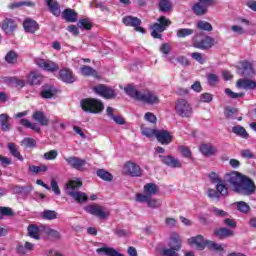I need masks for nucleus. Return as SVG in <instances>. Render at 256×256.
<instances>
[{"label":"nucleus","instance_id":"43","mask_svg":"<svg viewBox=\"0 0 256 256\" xmlns=\"http://www.w3.org/2000/svg\"><path fill=\"white\" fill-rule=\"evenodd\" d=\"M28 235L32 239H39V227L35 225L28 226Z\"/></svg>","mask_w":256,"mask_h":256},{"label":"nucleus","instance_id":"33","mask_svg":"<svg viewBox=\"0 0 256 256\" xmlns=\"http://www.w3.org/2000/svg\"><path fill=\"white\" fill-rule=\"evenodd\" d=\"M232 133L238 135V137H241L242 139H249V133H247V130H245L243 126H234L232 128Z\"/></svg>","mask_w":256,"mask_h":256},{"label":"nucleus","instance_id":"44","mask_svg":"<svg viewBox=\"0 0 256 256\" xmlns=\"http://www.w3.org/2000/svg\"><path fill=\"white\" fill-rule=\"evenodd\" d=\"M59 155V152L57 150H50L43 155V159L46 161H55Z\"/></svg>","mask_w":256,"mask_h":256},{"label":"nucleus","instance_id":"48","mask_svg":"<svg viewBox=\"0 0 256 256\" xmlns=\"http://www.w3.org/2000/svg\"><path fill=\"white\" fill-rule=\"evenodd\" d=\"M193 33H195L194 29L182 28L177 31V37L179 38L189 37V35H193Z\"/></svg>","mask_w":256,"mask_h":256},{"label":"nucleus","instance_id":"25","mask_svg":"<svg viewBox=\"0 0 256 256\" xmlns=\"http://www.w3.org/2000/svg\"><path fill=\"white\" fill-rule=\"evenodd\" d=\"M115 108L113 107H107L106 114L112 121L116 122L117 125H125V118L120 115H115Z\"/></svg>","mask_w":256,"mask_h":256},{"label":"nucleus","instance_id":"40","mask_svg":"<svg viewBox=\"0 0 256 256\" xmlns=\"http://www.w3.org/2000/svg\"><path fill=\"white\" fill-rule=\"evenodd\" d=\"M96 175H98L100 179H103V181H113V175L105 169L97 170Z\"/></svg>","mask_w":256,"mask_h":256},{"label":"nucleus","instance_id":"17","mask_svg":"<svg viewBox=\"0 0 256 256\" xmlns=\"http://www.w3.org/2000/svg\"><path fill=\"white\" fill-rule=\"evenodd\" d=\"M239 75H242V77H254L255 76V69L253 68V64L250 62H242L241 68L238 69Z\"/></svg>","mask_w":256,"mask_h":256},{"label":"nucleus","instance_id":"1","mask_svg":"<svg viewBox=\"0 0 256 256\" xmlns=\"http://www.w3.org/2000/svg\"><path fill=\"white\" fill-rule=\"evenodd\" d=\"M224 181L232 187V191L239 193V195H253L256 191L255 182L249 177L242 175L239 172H229L224 176Z\"/></svg>","mask_w":256,"mask_h":256},{"label":"nucleus","instance_id":"13","mask_svg":"<svg viewBox=\"0 0 256 256\" xmlns=\"http://www.w3.org/2000/svg\"><path fill=\"white\" fill-rule=\"evenodd\" d=\"M236 87L238 89H244V91H255L256 82H255V80H252L249 78H240L236 82Z\"/></svg>","mask_w":256,"mask_h":256},{"label":"nucleus","instance_id":"2","mask_svg":"<svg viewBox=\"0 0 256 256\" xmlns=\"http://www.w3.org/2000/svg\"><path fill=\"white\" fill-rule=\"evenodd\" d=\"M124 91L129 97H132V99H136V101H140L141 103H146L147 105H159L160 103L159 96L153 91H139L135 89V86L133 85H128L124 88Z\"/></svg>","mask_w":256,"mask_h":256},{"label":"nucleus","instance_id":"16","mask_svg":"<svg viewBox=\"0 0 256 256\" xmlns=\"http://www.w3.org/2000/svg\"><path fill=\"white\" fill-rule=\"evenodd\" d=\"M207 241L209 240H205V238H203L202 235H197L195 237H191L190 239H188V244L191 245L192 247H196L198 251H203V249L207 247Z\"/></svg>","mask_w":256,"mask_h":256},{"label":"nucleus","instance_id":"24","mask_svg":"<svg viewBox=\"0 0 256 256\" xmlns=\"http://www.w3.org/2000/svg\"><path fill=\"white\" fill-rule=\"evenodd\" d=\"M156 139L162 145H169V143H171V134L165 130H158L156 133Z\"/></svg>","mask_w":256,"mask_h":256},{"label":"nucleus","instance_id":"26","mask_svg":"<svg viewBox=\"0 0 256 256\" xmlns=\"http://www.w3.org/2000/svg\"><path fill=\"white\" fill-rule=\"evenodd\" d=\"M80 73L84 75V77H95V79H99L101 77L99 76V72L91 66H81Z\"/></svg>","mask_w":256,"mask_h":256},{"label":"nucleus","instance_id":"19","mask_svg":"<svg viewBox=\"0 0 256 256\" xmlns=\"http://www.w3.org/2000/svg\"><path fill=\"white\" fill-rule=\"evenodd\" d=\"M1 27L6 35H13V33L15 32V29H17V24L15 23V20L11 18H6L2 22Z\"/></svg>","mask_w":256,"mask_h":256},{"label":"nucleus","instance_id":"31","mask_svg":"<svg viewBox=\"0 0 256 256\" xmlns=\"http://www.w3.org/2000/svg\"><path fill=\"white\" fill-rule=\"evenodd\" d=\"M7 148L13 157H16V159H18L19 161H23V156L19 152V147H17V144L8 143Z\"/></svg>","mask_w":256,"mask_h":256},{"label":"nucleus","instance_id":"10","mask_svg":"<svg viewBox=\"0 0 256 256\" xmlns=\"http://www.w3.org/2000/svg\"><path fill=\"white\" fill-rule=\"evenodd\" d=\"M215 45V39L211 36H204L202 38H196L194 40L195 49H201L202 51H207V49H211Z\"/></svg>","mask_w":256,"mask_h":256},{"label":"nucleus","instance_id":"57","mask_svg":"<svg viewBox=\"0 0 256 256\" xmlns=\"http://www.w3.org/2000/svg\"><path fill=\"white\" fill-rule=\"evenodd\" d=\"M191 57H192V59H194L195 61L200 63V65H203V63H205V58L203 57V54H201L199 52L191 53Z\"/></svg>","mask_w":256,"mask_h":256},{"label":"nucleus","instance_id":"51","mask_svg":"<svg viewBox=\"0 0 256 256\" xmlns=\"http://www.w3.org/2000/svg\"><path fill=\"white\" fill-rule=\"evenodd\" d=\"M26 6V7H32L33 5V2H29V1H24V2H14V3H11L9 4V9H18L19 7H23V6Z\"/></svg>","mask_w":256,"mask_h":256},{"label":"nucleus","instance_id":"60","mask_svg":"<svg viewBox=\"0 0 256 256\" xmlns=\"http://www.w3.org/2000/svg\"><path fill=\"white\" fill-rule=\"evenodd\" d=\"M48 167L47 165H42V166H30L29 170L32 173H41L47 171Z\"/></svg>","mask_w":256,"mask_h":256},{"label":"nucleus","instance_id":"61","mask_svg":"<svg viewBox=\"0 0 256 256\" xmlns=\"http://www.w3.org/2000/svg\"><path fill=\"white\" fill-rule=\"evenodd\" d=\"M208 177H209L211 183H215L216 185H217L218 183H221V182L223 181V179H221V178L219 177V174H217L216 172H211V173L208 175Z\"/></svg>","mask_w":256,"mask_h":256},{"label":"nucleus","instance_id":"63","mask_svg":"<svg viewBox=\"0 0 256 256\" xmlns=\"http://www.w3.org/2000/svg\"><path fill=\"white\" fill-rule=\"evenodd\" d=\"M144 119H145V121H148L149 123H157V116H155V114H153L151 112H147L144 115Z\"/></svg>","mask_w":256,"mask_h":256},{"label":"nucleus","instance_id":"29","mask_svg":"<svg viewBox=\"0 0 256 256\" xmlns=\"http://www.w3.org/2000/svg\"><path fill=\"white\" fill-rule=\"evenodd\" d=\"M46 3L52 15H55L56 17L61 15V9L59 8V3H57V0H46Z\"/></svg>","mask_w":256,"mask_h":256},{"label":"nucleus","instance_id":"47","mask_svg":"<svg viewBox=\"0 0 256 256\" xmlns=\"http://www.w3.org/2000/svg\"><path fill=\"white\" fill-rule=\"evenodd\" d=\"M206 243V247H209L211 251H216L217 253H221V251H223V246L221 244H217L211 240H208Z\"/></svg>","mask_w":256,"mask_h":256},{"label":"nucleus","instance_id":"18","mask_svg":"<svg viewBox=\"0 0 256 256\" xmlns=\"http://www.w3.org/2000/svg\"><path fill=\"white\" fill-rule=\"evenodd\" d=\"M60 79L64 83H75L77 81V77H75V74H73V71L69 68H63L59 72Z\"/></svg>","mask_w":256,"mask_h":256},{"label":"nucleus","instance_id":"22","mask_svg":"<svg viewBox=\"0 0 256 256\" xmlns=\"http://www.w3.org/2000/svg\"><path fill=\"white\" fill-rule=\"evenodd\" d=\"M32 119L42 125L43 127H47L49 125V118L45 115L43 111H36L32 114Z\"/></svg>","mask_w":256,"mask_h":256},{"label":"nucleus","instance_id":"42","mask_svg":"<svg viewBox=\"0 0 256 256\" xmlns=\"http://www.w3.org/2000/svg\"><path fill=\"white\" fill-rule=\"evenodd\" d=\"M20 125H23V127H27L28 129H32L33 131H36V133H39L41 131V128L37 126L36 124H32L31 121L27 119H21Z\"/></svg>","mask_w":256,"mask_h":256},{"label":"nucleus","instance_id":"45","mask_svg":"<svg viewBox=\"0 0 256 256\" xmlns=\"http://www.w3.org/2000/svg\"><path fill=\"white\" fill-rule=\"evenodd\" d=\"M193 11L195 13V15H205V13H207V9L205 6L199 4V2H197L196 4H194L193 6Z\"/></svg>","mask_w":256,"mask_h":256},{"label":"nucleus","instance_id":"36","mask_svg":"<svg viewBox=\"0 0 256 256\" xmlns=\"http://www.w3.org/2000/svg\"><path fill=\"white\" fill-rule=\"evenodd\" d=\"M45 233L52 239V241H59L61 239V232L52 228H45Z\"/></svg>","mask_w":256,"mask_h":256},{"label":"nucleus","instance_id":"30","mask_svg":"<svg viewBox=\"0 0 256 256\" xmlns=\"http://www.w3.org/2000/svg\"><path fill=\"white\" fill-rule=\"evenodd\" d=\"M57 93V90H55V87L53 86H45L41 92V97L43 99H53Z\"/></svg>","mask_w":256,"mask_h":256},{"label":"nucleus","instance_id":"58","mask_svg":"<svg viewBox=\"0 0 256 256\" xmlns=\"http://www.w3.org/2000/svg\"><path fill=\"white\" fill-rule=\"evenodd\" d=\"M207 79L209 85H217V83H219V76H217L216 74H207Z\"/></svg>","mask_w":256,"mask_h":256},{"label":"nucleus","instance_id":"12","mask_svg":"<svg viewBox=\"0 0 256 256\" xmlns=\"http://www.w3.org/2000/svg\"><path fill=\"white\" fill-rule=\"evenodd\" d=\"M122 22L127 27H134L135 31H139V33H145V29H143V27L139 26V25H141V19H139L137 17L125 16L122 19Z\"/></svg>","mask_w":256,"mask_h":256},{"label":"nucleus","instance_id":"39","mask_svg":"<svg viewBox=\"0 0 256 256\" xmlns=\"http://www.w3.org/2000/svg\"><path fill=\"white\" fill-rule=\"evenodd\" d=\"M172 7H173V5L171 4V1H169V0H160V2H159V11H161L162 13H167V12L171 11Z\"/></svg>","mask_w":256,"mask_h":256},{"label":"nucleus","instance_id":"53","mask_svg":"<svg viewBox=\"0 0 256 256\" xmlns=\"http://www.w3.org/2000/svg\"><path fill=\"white\" fill-rule=\"evenodd\" d=\"M171 49H172L171 44L163 43V44H161L159 51H160V53H162V55L167 57V55H169V53H171Z\"/></svg>","mask_w":256,"mask_h":256},{"label":"nucleus","instance_id":"46","mask_svg":"<svg viewBox=\"0 0 256 256\" xmlns=\"http://www.w3.org/2000/svg\"><path fill=\"white\" fill-rule=\"evenodd\" d=\"M216 191L218 195H223V196L229 193V190L227 189V186L225 185V183H223V180L218 184H216Z\"/></svg>","mask_w":256,"mask_h":256},{"label":"nucleus","instance_id":"62","mask_svg":"<svg viewBox=\"0 0 256 256\" xmlns=\"http://www.w3.org/2000/svg\"><path fill=\"white\" fill-rule=\"evenodd\" d=\"M179 151L180 153H182L183 157H186L187 159H191V150L189 149V147L180 146Z\"/></svg>","mask_w":256,"mask_h":256},{"label":"nucleus","instance_id":"28","mask_svg":"<svg viewBox=\"0 0 256 256\" xmlns=\"http://www.w3.org/2000/svg\"><path fill=\"white\" fill-rule=\"evenodd\" d=\"M200 151L202 155H205L206 157H211L217 153V149L211 144H202L200 146Z\"/></svg>","mask_w":256,"mask_h":256},{"label":"nucleus","instance_id":"15","mask_svg":"<svg viewBox=\"0 0 256 256\" xmlns=\"http://www.w3.org/2000/svg\"><path fill=\"white\" fill-rule=\"evenodd\" d=\"M159 159L164 165H167V167H172V169H179L182 167L180 160L171 155H159Z\"/></svg>","mask_w":256,"mask_h":256},{"label":"nucleus","instance_id":"8","mask_svg":"<svg viewBox=\"0 0 256 256\" xmlns=\"http://www.w3.org/2000/svg\"><path fill=\"white\" fill-rule=\"evenodd\" d=\"M94 93L103 97L104 99H115L117 97V93H115V89L107 86L105 84H99L93 87Z\"/></svg>","mask_w":256,"mask_h":256},{"label":"nucleus","instance_id":"23","mask_svg":"<svg viewBox=\"0 0 256 256\" xmlns=\"http://www.w3.org/2000/svg\"><path fill=\"white\" fill-rule=\"evenodd\" d=\"M214 235L217 237V239L223 240L229 237H233L235 232L229 228H220L214 231Z\"/></svg>","mask_w":256,"mask_h":256},{"label":"nucleus","instance_id":"55","mask_svg":"<svg viewBox=\"0 0 256 256\" xmlns=\"http://www.w3.org/2000/svg\"><path fill=\"white\" fill-rule=\"evenodd\" d=\"M147 204L151 209H159L161 207V200L149 198Z\"/></svg>","mask_w":256,"mask_h":256},{"label":"nucleus","instance_id":"5","mask_svg":"<svg viewBox=\"0 0 256 256\" xmlns=\"http://www.w3.org/2000/svg\"><path fill=\"white\" fill-rule=\"evenodd\" d=\"M171 25V20L165 16L158 19V23L151 26V35L154 39H161V33Z\"/></svg>","mask_w":256,"mask_h":256},{"label":"nucleus","instance_id":"64","mask_svg":"<svg viewBox=\"0 0 256 256\" xmlns=\"http://www.w3.org/2000/svg\"><path fill=\"white\" fill-rule=\"evenodd\" d=\"M177 251H179V250H176L175 247L164 249L163 255L164 256H179V254H177Z\"/></svg>","mask_w":256,"mask_h":256},{"label":"nucleus","instance_id":"32","mask_svg":"<svg viewBox=\"0 0 256 256\" xmlns=\"http://www.w3.org/2000/svg\"><path fill=\"white\" fill-rule=\"evenodd\" d=\"M144 193L148 196L157 195L159 193V186L155 183H148L144 186Z\"/></svg>","mask_w":256,"mask_h":256},{"label":"nucleus","instance_id":"4","mask_svg":"<svg viewBox=\"0 0 256 256\" xmlns=\"http://www.w3.org/2000/svg\"><path fill=\"white\" fill-rule=\"evenodd\" d=\"M80 105L86 113L99 114L103 113L105 104L99 99L85 98L81 100Z\"/></svg>","mask_w":256,"mask_h":256},{"label":"nucleus","instance_id":"27","mask_svg":"<svg viewBox=\"0 0 256 256\" xmlns=\"http://www.w3.org/2000/svg\"><path fill=\"white\" fill-rule=\"evenodd\" d=\"M96 253H98V255H106V256H123V254L117 252V250H115V248H112V247L98 248L96 250Z\"/></svg>","mask_w":256,"mask_h":256},{"label":"nucleus","instance_id":"34","mask_svg":"<svg viewBox=\"0 0 256 256\" xmlns=\"http://www.w3.org/2000/svg\"><path fill=\"white\" fill-rule=\"evenodd\" d=\"M63 17L69 23H75L77 21V14L72 9H66L63 11Z\"/></svg>","mask_w":256,"mask_h":256},{"label":"nucleus","instance_id":"7","mask_svg":"<svg viewBox=\"0 0 256 256\" xmlns=\"http://www.w3.org/2000/svg\"><path fill=\"white\" fill-rule=\"evenodd\" d=\"M84 211L90 215H94V217H98V219H107L109 217V210L98 204L87 205L84 207Z\"/></svg>","mask_w":256,"mask_h":256},{"label":"nucleus","instance_id":"37","mask_svg":"<svg viewBox=\"0 0 256 256\" xmlns=\"http://www.w3.org/2000/svg\"><path fill=\"white\" fill-rule=\"evenodd\" d=\"M0 126L2 131H9L11 129V125H9V115L7 114L0 115Z\"/></svg>","mask_w":256,"mask_h":256},{"label":"nucleus","instance_id":"11","mask_svg":"<svg viewBox=\"0 0 256 256\" xmlns=\"http://www.w3.org/2000/svg\"><path fill=\"white\" fill-rule=\"evenodd\" d=\"M66 163L72 167V169H76L77 171H85V165H87V160L82 159L77 156H71L68 158H64Z\"/></svg>","mask_w":256,"mask_h":256},{"label":"nucleus","instance_id":"49","mask_svg":"<svg viewBox=\"0 0 256 256\" xmlns=\"http://www.w3.org/2000/svg\"><path fill=\"white\" fill-rule=\"evenodd\" d=\"M43 219H47L48 221H53V219H57V212L54 210H45L42 213Z\"/></svg>","mask_w":256,"mask_h":256},{"label":"nucleus","instance_id":"56","mask_svg":"<svg viewBox=\"0 0 256 256\" xmlns=\"http://www.w3.org/2000/svg\"><path fill=\"white\" fill-rule=\"evenodd\" d=\"M21 145H23L24 147H35V145H37V142L33 138H24L21 141Z\"/></svg>","mask_w":256,"mask_h":256},{"label":"nucleus","instance_id":"38","mask_svg":"<svg viewBox=\"0 0 256 256\" xmlns=\"http://www.w3.org/2000/svg\"><path fill=\"white\" fill-rule=\"evenodd\" d=\"M233 205L234 207H236L237 211L244 214H247V212L251 209V207H249V204L244 201L235 202Z\"/></svg>","mask_w":256,"mask_h":256},{"label":"nucleus","instance_id":"20","mask_svg":"<svg viewBox=\"0 0 256 256\" xmlns=\"http://www.w3.org/2000/svg\"><path fill=\"white\" fill-rule=\"evenodd\" d=\"M23 27L26 33H35L36 31H39V24L33 19H25L23 22Z\"/></svg>","mask_w":256,"mask_h":256},{"label":"nucleus","instance_id":"6","mask_svg":"<svg viewBox=\"0 0 256 256\" xmlns=\"http://www.w3.org/2000/svg\"><path fill=\"white\" fill-rule=\"evenodd\" d=\"M175 111L176 115H179V117H191L193 115V108L191 107V104L187 102L185 99H179L175 103Z\"/></svg>","mask_w":256,"mask_h":256},{"label":"nucleus","instance_id":"59","mask_svg":"<svg viewBox=\"0 0 256 256\" xmlns=\"http://www.w3.org/2000/svg\"><path fill=\"white\" fill-rule=\"evenodd\" d=\"M231 31L235 33V35H245L246 33L245 29L239 25H232Z\"/></svg>","mask_w":256,"mask_h":256},{"label":"nucleus","instance_id":"9","mask_svg":"<svg viewBox=\"0 0 256 256\" xmlns=\"http://www.w3.org/2000/svg\"><path fill=\"white\" fill-rule=\"evenodd\" d=\"M122 173L124 175H129L130 177H141L143 175V170L135 162L128 161L124 164Z\"/></svg>","mask_w":256,"mask_h":256},{"label":"nucleus","instance_id":"52","mask_svg":"<svg viewBox=\"0 0 256 256\" xmlns=\"http://www.w3.org/2000/svg\"><path fill=\"white\" fill-rule=\"evenodd\" d=\"M171 241H172V243H174L176 245V246H174L175 250L179 251V249H181V237L179 236V234L172 233Z\"/></svg>","mask_w":256,"mask_h":256},{"label":"nucleus","instance_id":"21","mask_svg":"<svg viewBox=\"0 0 256 256\" xmlns=\"http://www.w3.org/2000/svg\"><path fill=\"white\" fill-rule=\"evenodd\" d=\"M43 81V75L37 71H31L27 76L28 85H41Z\"/></svg>","mask_w":256,"mask_h":256},{"label":"nucleus","instance_id":"41","mask_svg":"<svg viewBox=\"0 0 256 256\" xmlns=\"http://www.w3.org/2000/svg\"><path fill=\"white\" fill-rule=\"evenodd\" d=\"M158 130L147 128L145 126L141 127V133L148 139H151L152 137H157Z\"/></svg>","mask_w":256,"mask_h":256},{"label":"nucleus","instance_id":"35","mask_svg":"<svg viewBox=\"0 0 256 256\" xmlns=\"http://www.w3.org/2000/svg\"><path fill=\"white\" fill-rule=\"evenodd\" d=\"M17 59H19V54L14 50H10L5 56V61L6 63H9V65H15V63H17Z\"/></svg>","mask_w":256,"mask_h":256},{"label":"nucleus","instance_id":"3","mask_svg":"<svg viewBox=\"0 0 256 256\" xmlns=\"http://www.w3.org/2000/svg\"><path fill=\"white\" fill-rule=\"evenodd\" d=\"M83 186V182L79 178L70 180L66 184V193L76 201V203H85L89 197L85 192L77 191L80 187Z\"/></svg>","mask_w":256,"mask_h":256},{"label":"nucleus","instance_id":"54","mask_svg":"<svg viewBox=\"0 0 256 256\" xmlns=\"http://www.w3.org/2000/svg\"><path fill=\"white\" fill-rule=\"evenodd\" d=\"M78 27L80 29H86L87 31L91 30V22H89V20L87 19H82V20H79L78 22Z\"/></svg>","mask_w":256,"mask_h":256},{"label":"nucleus","instance_id":"14","mask_svg":"<svg viewBox=\"0 0 256 256\" xmlns=\"http://www.w3.org/2000/svg\"><path fill=\"white\" fill-rule=\"evenodd\" d=\"M36 65H38L40 69L50 71L51 73H53V71H59V65L51 60L36 59Z\"/></svg>","mask_w":256,"mask_h":256},{"label":"nucleus","instance_id":"50","mask_svg":"<svg viewBox=\"0 0 256 256\" xmlns=\"http://www.w3.org/2000/svg\"><path fill=\"white\" fill-rule=\"evenodd\" d=\"M197 27L201 30V31H213V26L211 25V23L207 22V21H199L197 23Z\"/></svg>","mask_w":256,"mask_h":256}]
</instances>
